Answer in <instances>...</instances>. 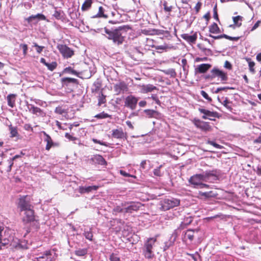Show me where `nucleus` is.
<instances>
[{
    "label": "nucleus",
    "mask_w": 261,
    "mask_h": 261,
    "mask_svg": "<svg viewBox=\"0 0 261 261\" xmlns=\"http://www.w3.org/2000/svg\"><path fill=\"white\" fill-rule=\"evenodd\" d=\"M130 29L129 25H123L116 28L109 29L108 27L103 28L105 34H102L108 39L112 41L114 45L119 46L123 44L125 36L123 34Z\"/></svg>",
    "instance_id": "f257e3e1"
},
{
    "label": "nucleus",
    "mask_w": 261,
    "mask_h": 261,
    "mask_svg": "<svg viewBox=\"0 0 261 261\" xmlns=\"http://www.w3.org/2000/svg\"><path fill=\"white\" fill-rule=\"evenodd\" d=\"M211 176H217L216 170L205 171L201 174H197L190 177L189 182L194 185L195 187H199L203 181H205Z\"/></svg>",
    "instance_id": "f03ea898"
},
{
    "label": "nucleus",
    "mask_w": 261,
    "mask_h": 261,
    "mask_svg": "<svg viewBox=\"0 0 261 261\" xmlns=\"http://www.w3.org/2000/svg\"><path fill=\"white\" fill-rule=\"evenodd\" d=\"M156 242L155 238H149L145 242L143 251L145 258L151 259L153 257L154 253L152 249Z\"/></svg>",
    "instance_id": "7ed1b4c3"
},
{
    "label": "nucleus",
    "mask_w": 261,
    "mask_h": 261,
    "mask_svg": "<svg viewBox=\"0 0 261 261\" xmlns=\"http://www.w3.org/2000/svg\"><path fill=\"white\" fill-rule=\"evenodd\" d=\"M161 209L165 211L178 206L180 204V200L174 198H165L161 201Z\"/></svg>",
    "instance_id": "20e7f679"
},
{
    "label": "nucleus",
    "mask_w": 261,
    "mask_h": 261,
    "mask_svg": "<svg viewBox=\"0 0 261 261\" xmlns=\"http://www.w3.org/2000/svg\"><path fill=\"white\" fill-rule=\"evenodd\" d=\"M121 205L124 207V214L137 212L142 206L141 203L134 201H124L121 203Z\"/></svg>",
    "instance_id": "39448f33"
},
{
    "label": "nucleus",
    "mask_w": 261,
    "mask_h": 261,
    "mask_svg": "<svg viewBox=\"0 0 261 261\" xmlns=\"http://www.w3.org/2000/svg\"><path fill=\"white\" fill-rule=\"evenodd\" d=\"M18 208L20 212L33 208L34 206L30 203V198L28 195L21 196L19 199Z\"/></svg>",
    "instance_id": "423d86ee"
},
{
    "label": "nucleus",
    "mask_w": 261,
    "mask_h": 261,
    "mask_svg": "<svg viewBox=\"0 0 261 261\" xmlns=\"http://www.w3.org/2000/svg\"><path fill=\"white\" fill-rule=\"evenodd\" d=\"M138 101V98L137 97L132 95H128L125 98V106L132 110H134L136 108Z\"/></svg>",
    "instance_id": "0eeeda50"
},
{
    "label": "nucleus",
    "mask_w": 261,
    "mask_h": 261,
    "mask_svg": "<svg viewBox=\"0 0 261 261\" xmlns=\"http://www.w3.org/2000/svg\"><path fill=\"white\" fill-rule=\"evenodd\" d=\"M43 134L45 136L44 140L46 142L45 149L49 150L51 147H58L60 146V144L58 142H54L50 136L48 135L45 132H42Z\"/></svg>",
    "instance_id": "6e6552de"
},
{
    "label": "nucleus",
    "mask_w": 261,
    "mask_h": 261,
    "mask_svg": "<svg viewBox=\"0 0 261 261\" xmlns=\"http://www.w3.org/2000/svg\"><path fill=\"white\" fill-rule=\"evenodd\" d=\"M57 48L64 58H70L74 54L73 50L66 45L59 44L57 46Z\"/></svg>",
    "instance_id": "1a4fd4ad"
},
{
    "label": "nucleus",
    "mask_w": 261,
    "mask_h": 261,
    "mask_svg": "<svg viewBox=\"0 0 261 261\" xmlns=\"http://www.w3.org/2000/svg\"><path fill=\"white\" fill-rule=\"evenodd\" d=\"M212 77L220 78L221 81H226L228 80L227 74L226 72L219 69L217 67H214L211 71Z\"/></svg>",
    "instance_id": "9d476101"
},
{
    "label": "nucleus",
    "mask_w": 261,
    "mask_h": 261,
    "mask_svg": "<svg viewBox=\"0 0 261 261\" xmlns=\"http://www.w3.org/2000/svg\"><path fill=\"white\" fill-rule=\"evenodd\" d=\"M24 216L22 218V221L24 223H29L35 220L34 211L33 208L24 211Z\"/></svg>",
    "instance_id": "9b49d317"
},
{
    "label": "nucleus",
    "mask_w": 261,
    "mask_h": 261,
    "mask_svg": "<svg viewBox=\"0 0 261 261\" xmlns=\"http://www.w3.org/2000/svg\"><path fill=\"white\" fill-rule=\"evenodd\" d=\"M114 89L116 94L119 95L121 93H124L127 92L128 88L124 82H120L114 85Z\"/></svg>",
    "instance_id": "f8f14e48"
},
{
    "label": "nucleus",
    "mask_w": 261,
    "mask_h": 261,
    "mask_svg": "<svg viewBox=\"0 0 261 261\" xmlns=\"http://www.w3.org/2000/svg\"><path fill=\"white\" fill-rule=\"evenodd\" d=\"M198 231V229H188L186 231H184L182 235V239L184 242H186L189 240L190 242H192L194 237V234L197 233Z\"/></svg>",
    "instance_id": "ddd939ff"
},
{
    "label": "nucleus",
    "mask_w": 261,
    "mask_h": 261,
    "mask_svg": "<svg viewBox=\"0 0 261 261\" xmlns=\"http://www.w3.org/2000/svg\"><path fill=\"white\" fill-rule=\"evenodd\" d=\"M28 109L32 114L37 116L43 117L45 115V113L40 108L35 107L32 104H27Z\"/></svg>",
    "instance_id": "4468645a"
},
{
    "label": "nucleus",
    "mask_w": 261,
    "mask_h": 261,
    "mask_svg": "<svg viewBox=\"0 0 261 261\" xmlns=\"http://www.w3.org/2000/svg\"><path fill=\"white\" fill-rule=\"evenodd\" d=\"M198 110L201 113L204 114L202 117L204 119H208L210 120H213L211 117H216L218 115L217 112H211L203 108H199Z\"/></svg>",
    "instance_id": "2eb2a0df"
},
{
    "label": "nucleus",
    "mask_w": 261,
    "mask_h": 261,
    "mask_svg": "<svg viewBox=\"0 0 261 261\" xmlns=\"http://www.w3.org/2000/svg\"><path fill=\"white\" fill-rule=\"evenodd\" d=\"M194 124L197 128L205 132L210 131L211 129L208 122L202 121L200 120H195Z\"/></svg>",
    "instance_id": "dca6fc26"
},
{
    "label": "nucleus",
    "mask_w": 261,
    "mask_h": 261,
    "mask_svg": "<svg viewBox=\"0 0 261 261\" xmlns=\"http://www.w3.org/2000/svg\"><path fill=\"white\" fill-rule=\"evenodd\" d=\"M211 66V65L210 64H201L199 65L195 69V74L197 73H204Z\"/></svg>",
    "instance_id": "f3484780"
},
{
    "label": "nucleus",
    "mask_w": 261,
    "mask_h": 261,
    "mask_svg": "<svg viewBox=\"0 0 261 261\" xmlns=\"http://www.w3.org/2000/svg\"><path fill=\"white\" fill-rule=\"evenodd\" d=\"M90 161L92 162L93 164H98L100 165H107V162L105 159L101 155L99 154L93 155V156L90 159Z\"/></svg>",
    "instance_id": "a211bd4d"
},
{
    "label": "nucleus",
    "mask_w": 261,
    "mask_h": 261,
    "mask_svg": "<svg viewBox=\"0 0 261 261\" xmlns=\"http://www.w3.org/2000/svg\"><path fill=\"white\" fill-rule=\"evenodd\" d=\"M140 91L142 93L151 92L154 90H157L156 87L151 84L139 85Z\"/></svg>",
    "instance_id": "6ab92c4d"
},
{
    "label": "nucleus",
    "mask_w": 261,
    "mask_h": 261,
    "mask_svg": "<svg viewBox=\"0 0 261 261\" xmlns=\"http://www.w3.org/2000/svg\"><path fill=\"white\" fill-rule=\"evenodd\" d=\"M112 133V136L114 138L121 139L125 137V134L122 128L113 129Z\"/></svg>",
    "instance_id": "aec40b11"
},
{
    "label": "nucleus",
    "mask_w": 261,
    "mask_h": 261,
    "mask_svg": "<svg viewBox=\"0 0 261 261\" xmlns=\"http://www.w3.org/2000/svg\"><path fill=\"white\" fill-rule=\"evenodd\" d=\"M199 197L202 199H206L211 197H215L217 196V194L213 191H210L208 192H199Z\"/></svg>",
    "instance_id": "412c9836"
},
{
    "label": "nucleus",
    "mask_w": 261,
    "mask_h": 261,
    "mask_svg": "<svg viewBox=\"0 0 261 261\" xmlns=\"http://www.w3.org/2000/svg\"><path fill=\"white\" fill-rule=\"evenodd\" d=\"M16 94H10L7 96V100L8 102V105L13 108L15 106V101L16 98Z\"/></svg>",
    "instance_id": "4be33fe9"
},
{
    "label": "nucleus",
    "mask_w": 261,
    "mask_h": 261,
    "mask_svg": "<svg viewBox=\"0 0 261 261\" xmlns=\"http://www.w3.org/2000/svg\"><path fill=\"white\" fill-rule=\"evenodd\" d=\"M181 37L189 43H195L197 39V35L196 34L189 35L188 34H183L181 35Z\"/></svg>",
    "instance_id": "5701e85b"
},
{
    "label": "nucleus",
    "mask_w": 261,
    "mask_h": 261,
    "mask_svg": "<svg viewBox=\"0 0 261 261\" xmlns=\"http://www.w3.org/2000/svg\"><path fill=\"white\" fill-rule=\"evenodd\" d=\"M132 58L135 60H140L143 57V53L139 50L138 48H135L133 50Z\"/></svg>",
    "instance_id": "b1692460"
},
{
    "label": "nucleus",
    "mask_w": 261,
    "mask_h": 261,
    "mask_svg": "<svg viewBox=\"0 0 261 261\" xmlns=\"http://www.w3.org/2000/svg\"><path fill=\"white\" fill-rule=\"evenodd\" d=\"M193 221V218L191 216L186 217L184 219V221L181 223L178 229H184L187 226L190 225Z\"/></svg>",
    "instance_id": "393cba45"
},
{
    "label": "nucleus",
    "mask_w": 261,
    "mask_h": 261,
    "mask_svg": "<svg viewBox=\"0 0 261 261\" xmlns=\"http://www.w3.org/2000/svg\"><path fill=\"white\" fill-rule=\"evenodd\" d=\"M209 32L213 34H218L221 33V30L217 24L213 22L211 25L209 26Z\"/></svg>",
    "instance_id": "a878e982"
},
{
    "label": "nucleus",
    "mask_w": 261,
    "mask_h": 261,
    "mask_svg": "<svg viewBox=\"0 0 261 261\" xmlns=\"http://www.w3.org/2000/svg\"><path fill=\"white\" fill-rule=\"evenodd\" d=\"M178 230H175L173 232V233L171 234V236L170 237L169 245H167L168 243H166L165 247H167V248H168L170 245H172L174 242L175 241L177 236H178Z\"/></svg>",
    "instance_id": "bb28decb"
},
{
    "label": "nucleus",
    "mask_w": 261,
    "mask_h": 261,
    "mask_svg": "<svg viewBox=\"0 0 261 261\" xmlns=\"http://www.w3.org/2000/svg\"><path fill=\"white\" fill-rule=\"evenodd\" d=\"M104 12H105V9H103V8L102 7L100 6L98 8V12L97 13V14L95 15H93V16L91 17V18H98V17H103L105 18H108V15L105 14Z\"/></svg>",
    "instance_id": "cd10ccee"
},
{
    "label": "nucleus",
    "mask_w": 261,
    "mask_h": 261,
    "mask_svg": "<svg viewBox=\"0 0 261 261\" xmlns=\"http://www.w3.org/2000/svg\"><path fill=\"white\" fill-rule=\"evenodd\" d=\"M35 19H38L40 20H45L46 17L43 14H37V15H35L30 16L29 17H28L27 18V20L29 22H30L32 21L33 20H34Z\"/></svg>",
    "instance_id": "c85d7f7f"
},
{
    "label": "nucleus",
    "mask_w": 261,
    "mask_h": 261,
    "mask_svg": "<svg viewBox=\"0 0 261 261\" xmlns=\"http://www.w3.org/2000/svg\"><path fill=\"white\" fill-rule=\"evenodd\" d=\"M61 81L63 83L67 85L69 83H73L76 85L79 84L78 80L74 78L64 77L62 79Z\"/></svg>",
    "instance_id": "c756f323"
},
{
    "label": "nucleus",
    "mask_w": 261,
    "mask_h": 261,
    "mask_svg": "<svg viewBox=\"0 0 261 261\" xmlns=\"http://www.w3.org/2000/svg\"><path fill=\"white\" fill-rule=\"evenodd\" d=\"M144 113L148 118L155 117L158 115V112L153 110L146 109L144 110Z\"/></svg>",
    "instance_id": "7c9ffc66"
},
{
    "label": "nucleus",
    "mask_w": 261,
    "mask_h": 261,
    "mask_svg": "<svg viewBox=\"0 0 261 261\" xmlns=\"http://www.w3.org/2000/svg\"><path fill=\"white\" fill-rule=\"evenodd\" d=\"M63 73H68L79 76L80 72L74 70L71 67H68L64 69Z\"/></svg>",
    "instance_id": "2f4dec72"
},
{
    "label": "nucleus",
    "mask_w": 261,
    "mask_h": 261,
    "mask_svg": "<svg viewBox=\"0 0 261 261\" xmlns=\"http://www.w3.org/2000/svg\"><path fill=\"white\" fill-rule=\"evenodd\" d=\"M20 241L17 238L13 239L10 244L11 249H19V245Z\"/></svg>",
    "instance_id": "473e14b6"
},
{
    "label": "nucleus",
    "mask_w": 261,
    "mask_h": 261,
    "mask_svg": "<svg viewBox=\"0 0 261 261\" xmlns=\"http://www.w3.org/2000/svg\"><path fill=\"white\" fill-rule=\"evenodd\" d=\"M163 167V165H161L157 168H155L153 171V173L154 176H158V177H161L163 175L164 172H162L161 170V168Z\"/></svg>",
    "instance_id": "72a5a7b5"
},
{
    "label": "nucleus",
    "mask_w": 261,
    "mask_h": 261,
    "mask_svg": "<svg viewBox=\"0 0 261 261\" xmlns=\"http://www.w3.org/2000/svg\"><path fill=\"white\" fill-rule=\"evenodd\" d=\"M92 3V0H85L82 6V10L85 11L89 9L91 6Z\"/></svg>",
    "instance_id": "f704fd0d"
},
{
    "label": "nucleus",
    "mask_w": 261,
    "mask_h": 261,
    "mask_svg": "<svg viewBox=\"0 0 261 261\" xmlns=\"http://www.w3.org/2000/svg\"><path fill=\"white\" fill-rule=\"evenodd\" d=\"M9 130L10 132L11 137L13 138L17 137L18 135L17 129L16 127L12 126V125H10L9 126Z\"/></svg>",
    "instance_id": "c9c22d12"
},
{
    "label": "nucleus",
    "mask_w": 261,
    "mask_h": 261,
    "mask_svg": "<svg viewBox=\"0 0 261 261\" xmlns=\"http://www.w3.org/2000/svg\"><path fill=\"white\" fill-rule=\"evenodd\" d=\"M51 255V252L50 250H46L41 254V256H39L37 259L39 261H41V259H46L47 256Z\"/></svg>",
    "instance_id": "e433bc0d"
},
{
    "label": "nucleus",
    "mask_w": 261,
    "mask_h": 261,
    "mask_svg": "<svg viewBox=\"0 0 261 261\" xmlns=\"http://www.w3.org/2000/svg\"><path fill=\"white\" fill-rule=\"evenodd\" d=\"M163 72L167 74L170 75L171 77H174L176 76V73L174 69H169L163 70Z\"/></svg>",
    "instance_id": "4c0bfd02"
},
{
    "label": "nucleus",
    "mask_w": 261,
    "mask_h": 261,
    "mask_svg": "<svg viewBox=\"0 0 261 261\" xmlns=\"http://www.w3.org/2000/svg\"><path fill=\"white\" fill-rule=\"evenodd\" d=\"M87 253V250L86 249H79L75 251V254L79 256H84Z\"/></svg>",
    "instance_id": "58836bf2"
},
{
    "label": "nucleus",
    "mask_w": 261,
    "mask_h": 261,
    "mask_svg": "<svg viewBox=\"0 0 261 261\" xmlns=\"http://www.w3.org/2000/svg\"><path fill=\"white\" fill-rule=\"evenodd\" d=\"M231 103H232V102L230 101L228 99V98L226 97V98H225V100L223 101V102L222 103L226 109H227L229 111H231L232 109L231 106L230 105V104H231Z\"/></svg>",
    "instance_id": "ea45409f"
},
{
    "label": "nucleus",
    "mask_w": 261,
    "mask_h": 261,
    "mask_svg": "<svg viewBox=\"0 0 261 261\" xmlns=\"http://www.w3.org/2000/svg\"><path fill=\"white\" fill-rule=\"evenodd\" d=\"M53 15L57 19H61L63 18V12L61 10H55Z\"/></svg>",
    "instance_id": "a19ab883"
},
{
    "label": "nucleus",
    "mask_w": 261,
    "mask_h": 261,
    "mask_svg": "<svg viewBox=\"0 0 261 261\" xmlns=\"http://www.w3.org/2000/svg\"><path fill=\"white\" fill-rule=\"evenodd\" d=\"M113 213L116 214L118 213H124V207L122 206V205H118L115 207L113 210Z\"/></svg>",
    "instance_id": "79ce46f5"
},
{
    "label": "nucleus",
    "mask_w": 261,
    "mask_h": 261,
    "mask_svg": "<svg viewBox=\"0 0 261 261\" xmlns=\"http://www.w3.org/2000/svg\"><path fill=\"white\" fill-rule=\"evenodd\" d=\"M19 156H20V155H16L14 156H13L12 159H10V160H8V161L9 162V166L8 168L7 169V171L8 172H10L11 170L12 166L13 165V161L14 160H15V159L19 158Z\"/></svg>",
    "instance_id": "37998d69"
},
{
    "label": "nucleus",
    "mask_w": 261,
    "mask_h": 261,
    "mask_svg": "<svg viewBox=\"0 0 261 261\" xmlns=\"http://www.w3.org/2000/svg\"><path fill=\"white\" fill-rule=\"evenodd\" d=\"M48 69L53 71L57 66V63L56 62H53L51 63H48L46 65Z\"/></svg>",
    "instance_id": "c03bdc74"
},
{
    "label": "nucleus",
    "mask_w": 261,
    "mask_h": 261,
    "mask_svg": "<svg viewBox=\"0 0 261 261\" xmlns=\"http://www.w3.org/2000/svg\"><path fill=\"white\" fill-rule=\"evenodd\" d=\"M111 115L105 112L100 113L95 116V117L99 119H103L107 118H111Z\"/></svg>",
    "instance_id": "a18cd8bd"
},
{
    "label": "nucleus",
    "mask_w": 261,
    "mask_h": 261,
    "mask_svg": "<svg viewBox=\"0 0 261 261\" xmlns=\"http://www.w3.org/2000/svg\"><path fill=\"white\" fill-rule=\"evenodd\" d=\"M33 46L36 47V51L38 54H40L44 48V46H40L36 42L33 43Z\"/></svg>",
    "instance_id": "49530a36"
},
{
    "label": "nucleus",
    "mask_w": 261,
    "mask_h": 261,
    "mask_svg": "<svg viewBox=\"0 0 261 261\" xmlns=\"http://www.w3.org/2000/svg\"><path fill=\"white\" fill-rule=\"evenodd\" d=\"M224 38L225 39L232 41H238L240 39V37H230L226 34L221 35V38Z\"/></svg>",
    "instance_id": "de8ad7c7"
},
{
    "label": "nucleus",
    "mask_w": 261,
    "mask_h": 261,
    "mask_svg": "<svg viewBox=\"0 0 261 261\" xmlns=\"http://www.w3.org/2000/svg\"><path fill=\"white\" fill-rule=\"evenodd\" d=\"M84 235L87 239L90 241L92 240L93 234L91 231H85L84 233Z\"/></svg>",
    "instance_id": "09e8293b"
},
{
    "label": "nucleus",
    "mask_w": 261,
    "mask_h": 261,
    "mask_svg": "<svg viewBox=\"0 0 261 261\" xmlns=\"http://www.w3.org/2000/svg\"><path fill=\"white\" fill-rule=\"evenodd\" d=\"M110 260L111 261H120V258L117 255V254L113 253L110 256Z\"/></svg>",
    "instance_id": "8fccbe9b"
},
{
    "label": "nucleus",
    "mask_w": 261,
    "mask_h": 261,
    "mask_svg": "<svg viewBox=\"0 0 261 261\" xmlns=\"http://www.w3.org/2000/svg\"><path fill=\"white\" fill-rule=\"evenodd\" d=\"M201 95L206 100H207L209 102L212 101V98L209 97L208 94L206 93V92H205L203 90L201 91L200 92Z\"/></svg>",
    "instance_id": "3c124183"
},
{
    "label": "nucleus",
    "mask_w": 261,
    "mask_h": 261,
    "mask_svg": "<svg viewBox=\"0 0 261 261\" xmlns=\"http://www.w3.org/2000/svg\"><path fill=\"white\" fill-rule=\"evenodd\" d=\"M154 32V34L156 35H163L164 34H169V32L168 31H164L163 30H154L153 31Z\"/></svg>",
    "instance_id": "603ef678"
},
{
    "label": "nucleus",
    "mask_w": 261,
    "mask_h": 261,
    "mask_svg": "<svg viewBox=\"0 0 261 261\" xmlns=\"http://www.w3.org/2000/svg\"><path fill=\"white\" fill-rule=\"evenodd\" d=\"M9 241L8 240L4 239L0 241V250L2 249V247H4L9 244Z\"/></svg>",
    "instance_id": "864d4df0"
},
{
    "label": "nucleus",
    "mask_w": 261,
    "mask_h": 261,
    "mask_svg": "<svg viewBox=\"0 0 261 261\" xmlns=\"http://www.w3.org/2000/svg\"><path fill=\"white\" fill-rule=\"evenodd\" d=\"M20 47L23 50V55L25 56L28 53V45L25 44H21Z\"/></svg>",
    "instance_id": "5fc2aeb1"
},
{
    "label": "nucleus",
    "mask_w": 261,
    "mask_h": 261,
    "mask_svg": "<svg viewBox=\"0 0 261 261\" xmlns=\"http://www.w3.org/2000/svg\"><path fill=\"white\" fill-rule=\"evenodd\" d=\"M85 187L88 193H89L92 191H96L98 188V186H92Z\"/></svg>",
    "instance_id": "6e6d98bb"
},
{
    "label": "nucleus",
    "mask_w": 261,
    "mask_h": 261,
    "mask_svg": "<svg viewBox=\"0 0 261 261\" xmlns=\"http://www.w3.org/2000/svg\"><path fill=\"white\" fill-rule=\"evenodd\" d=\"M106 102V97L105 96L101 94V95L99 96L98 99V105L100 106L101 105L105 103Z\"/></svg>",
    "instance_id": "4d7b16f0"
},
{
    "label": "nucleus",
    "mask_w": 261,
    "mask_h": 261,
    "mask_svg": "<svg viewBox=\"0 0 261 261\" xmlns=\"http://www.w3.org/2000/svg\"><path fill=\"white\" fill-rule=\"evenodd\" d=\"M248 64H249V70H250V72H251L252 73H254L255 70L253 68V67L255 65V63L254 62L250 61L248 63Z\"/></svg>",
    "instance_id": "13d9d810"
},
{
    "label": "nucleus",
    "mask_w": 261,
    "mask_h": 261,
    "mask_svg": "<svg viewBox=\"0 0 261 261\" xmlns=\"http://www.w3.org/2000/svg\"><path fill=\"white\" fill-rule=\"evenodd\" d=\"M65 112V110L61 107H58L56 108L55 113L59 114H63Z\"/></svg>",
    "instance_id": "bf43d9fd"
},
{
    "label": "nucleus",
    "mask_w": 261,
    "mask_h": 261,
    "mask_svg": "<svg viewBox=\"0 0 261 261\" xmlns=\"http://www.w3.org/2000/svg\"><path fill=\"white\" fill-rule=\"evenodd\" d=\"M27 248L28 247L26 243L24 242L20 241L19 245V249H25Z\"/></svg>",
    "instance_id": "052dcab7"
},
{
    "label": "nucleus",
    "mask_w": 261,
    "mask_h": 261,
    "mask_svg": "<svg viewBox=\"0 0 261 261\" xmlns=\"http://www.w3.org/2000/svg\"><path fill=\"white\" fill-rule=\"evenodd\" d=\"M214 18L217 21H219V17H218V14L217 13V6H215V7L214 8Z\"/></svg>",
    "instance_id": "680f3d73"
},
{
    "label": "nucleus",
    "mask_w": 261,
    "mask_h": 261,
    "mask_svg": "<svg viewBox=\"0 0 261 261\" xmlns=\"http://www.w3.org/2000/svg\"><path fill=\"white\" fill-rule=\"evenodd\" d=\"M65 136L67 139L71 141H74L77 140L76 138L72 136V135H70L68 133H66Z\"/></svg>",
    "instance_id": "e2e57ef3"
},
{
    "label": "nucleus",
    "mask_w": 261,
    "mask_h": 261,
    "mask_svg": "<svg viewBox=\"0 0 261 261\" xmlns=\"http://www.w3.org/2000/svg\"><path fill=\"white\" fill-rule=\"evenodd\" d=\"M224 67L229 70H231L232 69V65L231 63L228 61H226L225 62Z\"/></svg>",
    "instance_id": "0e129e2a"
},
{
    "label": "nucleus",
    "mask_w": 261,
    "mask_h": 261,
    "mask_svg": "<svg viewBox=\"0 0 261 261\" xmlns=\"http://www.w3.org/2000/svg\"><path fill=\"white\" fill-rule=\"evenodd\" d=\"M92 141L93 142H94L95 143H97V144H99L101 145H103V146H107V144H106V142H101L99 140H98L97 139H92Z\"/></svg>",
    "instance_id": "69168bd1"
},
{
    "label": "nucleus",
    "mask_w": 261,
    "mask_h": 261,
    "mask_svg": "<svg viewBox=\"0 0 261 261\" xmlns=\"http://www.w3.org/2000/svg\"><path fill=\"white\" fill-rule=\"evenodd\" d=\"M79 192L81 194H84V193H88L87 191L86 187H82V186H81V187H79Z\"/></svg>",
    "instance_id": "338daca9"
},
{
    "label": "nucleus",
    "mask_w": 261,
    "mask_h": 261,
    "mask_svg": "<svg viewBox=\"0 0 261 261\" xmlns=\"http://www.w3.org/2000/svg\"><path fill=\"white\" fill-rule=\"evenodd\" d=\"M33 100L37 105L40 106H43L44 104L46 103V102L45 101H43L39 99H34Z\"/></svg>",
    "instance_id": "774afa93"
}]
</instances>
